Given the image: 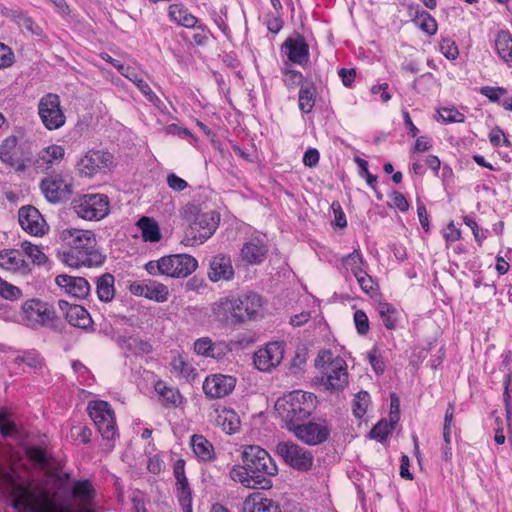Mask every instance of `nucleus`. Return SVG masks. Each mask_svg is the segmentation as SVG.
Wrapping results in <instances>:
<instances>
[{"mask_svg": "<svg viewBox=\"0 0 512 512\" xmlns=\"http://www.w3.org/2000/svg\"><path fill=\"white\" fill-rule=\"evenodd\" d=\"M377 312L387 329L392 330L396 328L401 315V312L396 307L387 302H379Z\"/></svg>", "mask_w": 512, "mask_h": 512, "instance_id": "a19ab883", "label": "nucleus"}, {"mask_svg": "<svg viewBox=\"0 0 512 512\" xmlns=\"http://www.w3.org/2000/svg\"><path fill=\"white\" fill-rule=\"evenodd\" d=\"M495 49L498 56L512 67V36L508 31H499L495 38Z\"/></svg>", "mask_w": 512, "mask_h": 512, "instance_id": "4c0bfd02", "label": "nucleus"}, {"mask_svg": "<svg viewBox=\"0 0 512 512\" xmlns=\"http://www.w3.org/2000/svg\"><path fill=\"white\" fill-rule=\"evenodd\" d=\"M194 34L192 36L195 44L197 45H205L208 42L210 31L209 29L203 25L202 23H197L194 27Z\"/></svg>", "mask_w": 512, "mask_h": 512, "instance_id": "e2e57ef3", "label": "nucleus"}, {"mask_svg": "<svg viewBox=\"0 0 512 512\" xmlns=\"http://www.w3.org/2000/svg\"><path fill=\"white\" fill-rule=\"evenodd\" d=\"M267 254V247L263 239L253 238L247 241L241 249V257L250 264L262 262Z\"/></svg>", "mask_w": 512, "mask_h": 512, "instance_id": "c756f323", "label": "nucleus"}, {"mask_svg": "<svg viewBox=\"0 0 512 512\" xmlns=\"http://www.w3.org/2000/svg\"><path fill=\"white\" fill-rule=\"evenodd\" d=\"M143 241L157 243L161 240L162 234L159 224L149 217H142L137 222Z\"/></svg>", "mask_w": 512, "mask_h": 512, "instance_id": "e433bc0d", "label": "nucleus"}, {"mask_svg": "<svg viewBox=\"0 0 512 512\" xmlns=\"http://www.w3.org/2000/svg\"><path fill=\"white\" fill-rule=\"evenodd\" d=\"M176 496L183 512H193L192 494L188 483L176 484Z\"/></svg>", "mask_w": 512, "mask_h": 512, "instance_id": "09e8293b", "label": "nucleus"}, {"mask_svg": "<svg viewBox=\"0 0 512 512\" xmlns=\"http://www.w3.org/2000/svg\"><path fill=\"white\" fill-rule=\"evenodd\" d=\"M190 445L198 460L210 462L215 459L216 453L214 446L203 435L195 434L191 436Z\"/></svg>", "mask_w": 512, "mask_h": 512, "instance_id": "72a5a7b5", "label": "nucleus"}, {"mask_svg": "<svg viewBox=\"0 0 512 512\" xmlns=\"http://www.w3.org/2000/svg\"><path fill=\"white\" fill-rule=\"evenodd\" d=\"M58 306L70 325L81 329L91 326L92 318L83 306L69 303L66 300H59Z\"/></svg>", "mask_w": 512, "mask_h": 512, "instance_id": "412c9836", "label": "nucleus"}, {"mask_svg": "<svg viewBox=\"0 0 512 512\" xmlns=\"http://www.w3.org/2000/svg\"><path fill=\"white\" fill-rule=\"evenodd\" d=\"M23 256L28 257V261L31 263V268L34 264L42 265L47 261V256L41 250V248L29 241H24L20 244Z\"/></svg>", "mask_w": 512, "mask_h": 512, "instance_id": "37998d69", "label": "nucleus"}, {"mask_svg": "<svg viewBox=\"0 0 512 512\" xmlns=\"http://www.w3.org/2000/svg\"><path fill=\"white\" fill-rule=\"evenodd\" d=\"M123 348L136 356H143L151 353V344L137 336L128 337L123 341Z\"/></svg>", "mask_w": 512, "mask_h": 512, "instance_id": "c03bdc74", "label": "nucleus"}, {"mask_svg": "<svg viewBox=\"0 0 512 512\" xmlns=\"http://www.w3.org/2000/svg\"><path fill=\"white\" fill-rule=\"evenodd\" d=\"M284 353L285 343L283 341L268 342L254 353V365L259 371L270 372L280 365Z\"/></svg>", "mask_w": 512, "mask_h": 512, "instance_id": "ddd939ff", "label": "nucleus"}, {"mask_svg": "<svg viewBox=\"0 0 512 512\" xmlns=\"http://www.w3.org/2000/svg\"><path fill=\"white\" fill-rule=\"evenodd\" d=\"M89 416L104 439L111 440L117 435L114 411L108 402L97 400L88 405Z\"/></svg>", "mask_w": 512, "mask_h": 512, "instance_id": "9d476101", "label": "nucleus"}, {"mask_svg": "<svg viewBox=\"0 0 512 512\" xmlns=\"http://www.w3.org/2000/svg\"><path fill=\"white\" fill-rule=\"evenodd\" d=\"M439 50L449 60H455L459 55L458 46L450 37H441Z\"/></svg>", "mask_w": 512, "mask_h": 512, "instance_id": "603ef678", "label": "nucleus"}, {"mask_svg": "<svg viewBox=\"0 0 512 512\" xmlns=\"http://www.w3.org/2000/svg\"><path fill=\"white\" fill-rule=\"evenodd\" d=\"M282 52L289 61L298 65H304L309 60L308 45L301 38L287 39L282 45Z\"/></svg>", "mask_w": 512, "mask_h": 512, "instance_id": "a878e982", "label": "nucleus"}, {"mask_svg": "<svg viewBox=\"0 0 512 512\" xmlns=\"http://www.w3.org/2000/svg\"><path fill=\"white\" fill-rule=\"evenodd\" d=\"M439 118L446 123H461L464 121V114L454 107H444L438 110Z\"/></svg>", "mask_w": 512, "mask_h": 512, "instance_id": "4d7b16f0", "label": "nucleus"}, {"mask_svg": "<svg viewBox=\"0 0 512 512\" xmlns=\"http://www.w3.org/2000/svg\"><path fill=\"white\" fill-rule=\"evenodd\" d=\"M276 452L287 465L298 471H308L313 465L312 452L294 442H279Z\"/></svg>", "mask_w": 512, "mask_h": 512, "instance_id": "9b49d317", "label": "nucleus"}, {"mask_svg": "<svg viewBox=\"0 0 512 512\" xmlns=\"http://www.w3.org/2000/svg\"><path fill=\"white\" fill-rule=\"evenodd\" d=\"M410 11H414L413 21L423 32L428 35L437 32V22L427 11L420 10L418 5H410Z\"/></svg>", "mask_w": 512, "mask_h": 512, "instance_id": "58836bf2", "label": "nucleus"}, {"mask_svg": "<svg viewBox=\"0 0 512 512\" xmlns=\"http://www.w3.org/2000/svg\"><path fill=\"white\" fill-rule=\"evenodd\" d=\"M198 267V261L188 254H173L151 260L145 264L149 275H163L170 278H186Z\"/></svg>", "mask_w": 512, "mask_h": 512, "instance_id": "39448f33", "label": "nucleus"}, {"mask_svg": "<svg viewBox=\"0 0 512 512\" xmlns=\"http://www.w3.org/2000/svg\"><path fill=\"white\" fill-rule=\"evenodd\" d=\"M168 16L172 22L185 28L194 27L198 23V19L193 16L186 7L180 4L170 5Z\"/></svg>", "mask_w": 512, "mask_h": 512, "instance_id": "c9c22d12", "label": "nucleus"}, {"mask_svg": "<svg viewBox=\"0 0 512 512\" xmlns=\"http://www.w3.org/2000/svg\"><path fill=\"white\" fill-rule=\"evenodd\" d=\"M215 423L225 433L234 434L240 428V419L235 411L225 407L215 410Z\"/></svg>", "mask_w": 512, "mask_h": 512, "instance_id": "473e14b6", "label": "nucleus"}, {"mask_svg": "<svg viewBox=\"0 0 512 512\" xmlns=\"http://www.w3.org/2000/svg\"><path fill=\"white\" fill-rule=\"evenodd\" d=\"M480 93L487 97L491 102L501 104L503 97L507 94V90L503 87L485 86L480 89Z\"/></svg>", "mask_w": 512, "mask_h": 512, "instance_id": "052dcab7", "label": "nucleus"}, {"mask_svg": "<svg viewBox=\"0 0 512 512\" xmlns=\"http://www.w3.org/2000/svg\"><path fill=\"white\" fill-rule=\"evenodd\" d=\"M170 371L176 377L186 382H193L197 376V369L193 363L184 355H174L170 361Z\"/></svg>", "mask_w": 512, "mask_h": 512, "instance_id": "c85d7f7f", "label": "nucleus"}, {"mask_svg": "<svg viewBox=\"0 0 512 512\" xmlns=\"http://www.w3.org/2000/svg\"><path fill=\"white\" fill-rule=\"evenodd\" d=\"M353 320L357 332L360 335H366L367 332L369 331V320L366 313L363 310H357L354 313Z\"/></svg>", "mask_w": 512, "mask_h": 512, "instance_id": "680f3d73", "label": "nucleus"}, {"mask_svg": "<svg viewBox=\"0 0 512 512\" xmlns=\"http://www.w3.org/2000/svg\"><path fill=\"white\" fill-rule=\"evenodd\" d=\"M236 386V378L231 375L212 374L203 382V392L212 399L229 395Z\"/></svg>", "mask_w": 512, "mask_h": 512, "instance_id": "6ab92c4d", "label": "nucleus"}, {"mask_svg": "<svg viewBox=\"0 0 512 512\" xmlns=\"http://www.w3.org/2000/svg\"><path fill=\"white\" fill-rule=\"evenodd\" d=\"M22 293L21 290L12 285L11 283H8L4 279L0 277V296L7 299V300H17L21 297Z\"/></svg>", "mask_w": 512, "mask_h": 512, "instance_id": "bf43d9fd", "label": "nucleus"}, {"mask_svg": "<svg viewBox=\"0 0 512 512\" xmlns=\"http://www.w3.org/2000/svg\"><path fill=\"white\" fill-rule=\"evenodd\" d=\"M53 319L54 311L43 301L30 299L22 305L21 321L26 326L32 328L47 326Z\"/></svg>", "mask_w": 512, "mask_h": 512, "instance_id": "f8f14e48", "label": "nucleus"}, {"mask_svg": "<svg viewBox=\"0 0 512 512\" xmlns=\"http://www.w3.org/2000/svg\"><path fill=\"white\" fill-rule=\"evenodd\" d=\"M243 463L250 471L262 479H269L278 473V467L270 454L258 445L243 446L241 454Z\"/></svg>", "mask_w": 512, "mask_h": 512, "instance_id": "0eeeda50", "label": "nucleus"}, {"mask_svg": "<svg viewBox=\"0 0 512 512\" xmlns=\"http://www.w3.org/2000/svg\"><path fill=\"white\" fill-rule=\"evenodd\" d=\"M283 74V82L289 88L293 89L296 86L300 85L303 80V75L301 72L291 69L289 65H286L282 69Z\"/></svg>", "mask_w": 512, "mask_h": 512, "instance_id": "864d4df0", "label": "nucleus"}, {"mask_svg": "<svg viewBox=\"0 0 512 512\" xmlns=\"http://www.w3.org/2000/svg\"><path fill=\"white\" fill-rule=\"evenodd\" d=\"M315 407L316 397L312 393L296 390L278 398L274 409L277 417L291 431L307 419Z\"/></svg>", "mask_w": 512, "mask_h": 512, "instance_id": "f03ea898", "label": "nucleus"}, {"mask_svg": "<svg viewBox=\"0 0 512 512\" xmlns=\"http://www.w3.org/2000/svg\"><path fill=\"white\" fill-rule=\"evenodd\" d=\"M18 221L21 228L32 236L41 237L49 230V226L41 213L31 205L19 209Z\"/></svg>", "mask_w": 512, "mask_h": 512, "instance_id": "f3484780", "label": "nucleus"}, {"mask_svg": "<svg viewBox=\"0 0 512 512\" xmlns=\"http://www.w3.org/2000/svg\"><path fill=\"white\" fill-rule=\"evenodd\" d=\"M112 160L113 156L109 152L91 149L79 158L76 169L80 176L91 178L111 165Z\"/></svg>", "mask_w": 512, "mask_h": 512, "instance_id": "4468645a", "label": "nucleus"}, {"mask_svg": "<svg viewBox=\"0 0 512 512\" xmlns=\"http://www.w3.org/2000/svg\"><path fill=\"white\" fill-rule=\"evenodd\" d=\"M371 404V397L368 392L360 391L355 394L352 401V412L353 415L361 419L367 412Z\"/></svg>", "mask_w": 512, "mask_h": 512, "instance_id": "de8ad7c7", "label": "nucleus"}, {"mask_svg": "<svg viewBox=\"0 0 512 512\" xmlns=\"http://www.w3.org/2000/svg\"><path fill=\"white\" fill-rule=\"evenodd\" d=\"M234 275V269L230 257L226 255H216L210 262L208 277L212 282L221 280H231Z\"/></svg>", "mask_w": 512, "mask_h": 512, "instance_id": "393cba45", "label": "nucleus"}, {"mask_svg": "<svg viewBox=\"0 0 512 512\" xmlns=\"http://www.w3.org/2000/svg\"><path fill=\"white\" fill-rule=\"evenodd\" d=\"M315 105V88L312 85L302 86L299 91V109L307 114Z\"/></svg>", "mask_w": 512, "mask_h": 512, "instance_id": "49530a36", "label": "nucleus"}, {"mask_svg": "<svg viewBox=\"0 0 512 512\" xmlns=\"http://www.w3.org/2000/svg\"><path fill=\"white\" fill-rule=\"evenodd\" d=\"M62 249L59 260L68 267H94L103 264L104 256L97 248L95 234L90 230L77 228L63 229L59 234Z\"/></svg>", "mask_w": 512, "mask_h": 512, "instance_id": "f257e3e1", "label": "nucleus"}, {"mask_svg": "<svg viewBox=\"0 0 512 512\" xmlns=\"http://www.w3.org/2000/svg\"><path fill=\"white\" fill-rule=\"evenodd\" d=\"M38 115L44 127L50 131L60 129L66 122L60 97L54 93H47L40 98Z\"/></svg>", "mask_w": 512, "mask_h": 512, "instance_id": "1a4fd4ad", "label": "nucleus"}, {"mask_svg": "<svg viewBox=\"0 0 512 512\" xmlns=\"http://www.w3.org/2000/svg\"><path fill=\"white\" fill-rule=\"evenodd\" d=\"M14 53L10 47L0 43V69L10 67L14 63Z\"/></svg>", "mask_w": 512, "mask_h": 512, "instance_id": "69168bd1", "label": "nucleus"}, {"mask_svg": "<svg viewBox=\"0 0 512 512\" xmlns=\"http://www.w3.org/2000/svg\"><path fill=\"white\" fill-rule=\"evenodd\" d=\"M261 306V298L255 293L234 297L235 315L238 319V323L256 317Z\"/></svg>", "mask_w": 512, "mask_h": 512, "instance_id": "4be33fe9", "label": "nucleus"}, {"mask_svg": "<svg viewBox=\"0 0 512 512\" xmlns=\"http://www.w3.org/2000/svg\"><path fill=\"white\" fill-rule=\"evenodd\" d=\"M167 185L175 192H181L188 187V183L175 173H169L167 175Z\"/></svg>", "mask_w": 512, "mask_h": 512, "instance_id": "338daca9", "label": "nucleus"}, {"mask_svg": "<svg viewBox=\"0 0 512 512\" xmlns=\"http://www.w3.org/2000/svg\"><path fill=\"white\" fill-rule=\"evenodd\" d=\"M28 457L39 465H44L47 462L46 452L40 447H30L27 449Z\"/></svg>", "mask_w": 512, "mask_h": 512, "instance_id": "774afa93", "label": "nucleus"}, {"mask_svg": "<svg viewBox=\"0 0 512 512\" xmlns=\"http://www.w3.org/2000/svg\"><path fill=\"white\" fill-rule=\"evenodd\" d=\"M40 187L46 199L56 203L71 195L72 180L68 176L53 174L43 179Z\"/></svg>", "mask_w": 512, "mask_h": 512, "instance_id": "2eb2a0df", "label": "nucleus"}, {"mask_svg": "<svg viewBox=\"0 0 512 512\" xmlns=\"http://www.w3.org/2000/svg\"><path fill=\"white\" fill-rule=\"evenodd\" d=\"M65 156V148L58 144H51L39 151L36 163L46 169L58 165Z\"/></svg>", "mask_w": 512, "mask_h": 512, "instance_id": "7c9ffc66", "label": "nucleus"}, {"mask_svg": "<svg viewBox=\"0 0 512 512\" xmlns=\"http://www.w3.org/2000/svg\"><path fill=\"white\" fill-rule=\"evenodd\" d=\"M194 351L198 355L218 358L220 356L219 346L208 337L199 338L194 343Z\"/></svg>", "mask_w": 512, "mask_h": 512, "instance_id": "a18cd8bd", "label": "nucleus"}, {"mask_svg": "<svg viewBox=\"0 0 512 512\" xmlns=\"http://www.w3.org/2000/svg\"><path fill=\"white\" fill-rule=\"evenodd\" d=\"M185 213L194 216L181 239V244L185 246L194 247L203 244L219 226L220 214L217 211L201 212L197 206L189 205L186 207Z\"/></svg>", "mask_w": 512, "mask_h": 512, "instance_id": "7ed1b4c3", "label": "nucleus"}, {"mask_svg": "<svg viewBox=\"0 0 512 512\" xmlns=\"http://www.w3.org/2000/svg\"><path fill=\"white\" fill-rule=\"evenodd\" d=\"M13 507L28 512H62L54 496L47 491L35 493L29 487L14 485L12 488Z\"/></svg>", "mask_w": 512, "mask_h": 512, "instance_id": "423d86ee", "label": "nucleus"}, {"mask_svg": "<svg viewBox=\"0 0 512 512\" xmlns=\"http://www.w3.org/2000/svg\"><path fill=\"white\" fill-rule=\"evenodd\" d=\"M17 138L10 136L6 138L0 146V160L4 163L12 164L14 162Z\"/></svg>", "mask_w": 512, "mask_h": 512, "instance_id": "3c124183", "label": "nucleus"}, {"mask_svg": "<svg viewBox=\"0 0 512 512\" xmlns=\"http://www.w3.org/2000/svg\"><path fill=\"white\" fill-rule=\"evenodd\" d=\"M72 496L79 506L88 509L93 505L96 490L90 480H77L72 485Z\"/></svg>", "mask_w": 512, "mask_h": 512, "instance_id": "cd10ccee", "label": "nucleus"}, {"mask_svg": "<svg viewBox=\"0 0 512 512\" xmlns=\"http://www.w3.org/2000/svg\"><path fill=\"white\" fill-rule=\"evenodd\" d=\"M136 87L154 107L161 109L164 106L162 100L152 91L149 84L144 79L142 81H138Z\"/></svg>", "mask_w": 512, "mask_h": 512, "instance_id": "6e6d98bb", "label": "nucleus"}, {"mask_svg": "<svg viewBox=\"0 0 512 512\" xmlns=\"http://www.w3.org/2000/svg\"><path fill=\"white\" fill-rule=\"evenodd\" d=\"M243 512H282L278 503L262 493L250 494L243 503Z\"/></svg>", "mask_w": 512, "mask_h": 512, "instance_id": "bb28decb", "label": "nucleus"}, {"mask_svg": "<svg viewBox=\"0 0 512 512\" xmlns=\"http://www.w3.org/2000/svg\"><path fill=\"white\" fill-rule=\"evenodd\" d=\"M315 367L321 370L320 384L325 390L342 391L348 385L346 361L340 356H334L330 350L318 353Z\"/></svg>", "mask_w": 512, "mask_h": 512, "instance_id": "20e7f679", "label": "nucleus"}, {"mask_svg": "<svg viewBox=\"0 0 512 512\" xmlns=\"http://www.w3.org/2000/svg\"><path fill=\"white\" fill-rule=\"evenodd\" d=\"M291 432L307 445H318L325 442L330 435V427L326 422H300Z\"/></svg>", "mask_w": 512, "mask_h": 512, "instance_id": "dca6fc26", "label": "nucleus"}, {"mask_svg": "<svg viewBox=\"0 0 512 512\" xmlns=\"http://www.w3.org/2000/svg\"><path fill=\"white\" fill-rule=\"evenodd\" d=\"M396 421L397 420L395 419L391 420L390 422L387 420L379 421L371 430L370 437L379 442L385 441L389 434L393 431L394 423Z\"/></svg>", "mask_w": 512, "mask_h": 512, "instance_id": "8fccbe9b", "label": "nucleus"}, {"mask_svg": "<svg viewBox=\"0 0 512 512\" xmlns=\"http://www.w3.org/2000/svg\"><path fill=\"white\" fill-rule=\"evenodd\" d=\"M98 298L103 302H109L114 298V277L111 274H104L97 280L96 289Z\"/></svg>", "mask_w": 512, "mask_h": 512, "instance_id": "79ce46f5", "label": "nucleus"}, {"mask_svg": "<svg viewBox=\"0 0 512 512\" xmlns=\"http://www.w3.org/2000/svg\"><path fill=\"white\" fill-rule=\"evenodd\" d=\"M129 291L135 296L145 297L157 303L166 302L169 298L168 287L152 279L132 282Z\"/></svg>", "mask_w": 512, "mask_h": 512, "instance_id": "a211bd4d", "label": "nucleus"}, {"mask_svg": "<svg viewBox=\"0 0 512 512\" xmlns=\"http://www.w3.org/2000/svg\"><path fill=\"white\" fill-rule=\"evenodd\" d=\"M55 282L66 294L77 299L85 298L90 291L88 281L82 277L62 274L55 278Z\"/></svg>", "mask_w": 512, "mask_h": 512, "instance_id": "b1692460", "label": "nucleus"}, {"mask_svg": "<svg viewBox=\"0 0 512 512\" xmlns=\"http://www.w3.org/2000/svg\"><path fill=\"white\" fill-rule=\"evenodd\" d=\"M155 391L165 406L178 407L182 404L183 397L177 389L169 387L163 381L155 383Z\"/></svg>", "mask_w": 512, "mask_h": 512, "instance_id": "ea45409f", "label": "nucleus"}, {"mask_svg": "<svg viewBox=\"0 0 512 512\" xmlns=\"http://www.w3.org/2000/svg\"><path fill=\"white\" fill-rule=\"evenodd\" d=\"M73 208L80 218L98 221L108 215L110 204L105 194H84L74 199Z\"/></svg>", "mask_w": 512, "mask_h": 512, "instance_id": "6e6552de", "label": "nucleus"}, {"mask_svg": "<svg viewBox=\"0 0 512 512\" xmlns=\"http://www.w3.org/2000/svg\"><path fill=\"white\" fill-rule=\"evenodd\" d=\"M360 288L366 294L373 295L377 291V284L374 279L367 273V270L363 271L359 276L355 277Z\"/></svg>", "mask_w": 512, "mask_h": 512, "instance_id": "13d9d810", "label": "nucleus"}, {"mask_svg": "<svg viewBox=\"0 0 512 512\" xmlns=\"http://www.w3.org/2000/svg\"><path fill=\"white\" fill-rule=\"evenodd\" d=\"M388 88L389 85L387 83L377 84L370 88V92L375 96V100L387 103L391 99V94L389 93Z\"/></svg>", "mask_w": 512, "mask_h": 512, "instance_id": "0e129e2a", "label": "nucleus"}, {"mask_svg": "<svg viewBox=\"0 0 512 512\" xmlns=\"http://www.w3.org/2000/svg\"><path fill=\"white\" fill-rule=\"evenodd\" d=\"M230 478L234 482H238L247 488H262L269 489L272 486V482L270 479H262L260 476H256L254 473L250 471V468L243 465H234L230 469Z\"/></svg>", "mask_w": 512, "mask_h": 512, "instance_id": "5701e85b", "label": "nucleus"}, {"mask_svg": "<svg viewBox=\"0 0 512 512\" xmlns=\"http://www.w3.org/2000/svg\"><path fill=\"white\" fill-rule=\"evenodd\" d=\"M213 313L222 323L227 325L238 323V319L235 315L234 297L219 299L213 306Z\"/></svg>", "mask_w": 512, "mask_h": 512, "instance_id": "2f4dec72", "label": "nucleus"}, {"mask_svg": "<svg viewBox=\"0 0 512 512\" xmlns=\"http://www.w3.org/2000/svg\"><path fill=\"white\" fill-rule=\"evenodd\" d=\"M72 368L81 384L91 386L95 382L94 376L81 362L73 361Z\"/></svg>", "mask_w": 512, "mask_h": 512, "instance_id": "5fc2aeb1", "label": "nucleus"}, {"mask_svg": "<svg viewBox=\"0 0 512 512\" xmlns=\"http://www.w3.org/2000/svg\"><path fill=\"white\" fill-rule=\"evenodd\" d=\"M367 268L368 263L359 248L354 249L350 254L343 256L341 259V269L346 273L350 272L354 277L359 276Z\"/></svg>", "mask_w": 512, "mask_h": 512, "instance_id": "f704fd0d", "label": "nucleus"}, {"mask_svg": "<svg viewBox=\"0 0 512 512\" xmlns=\"http://www.w3.org/2000/svg\"><path fill=\"white\" fill-rule=\"evenodd\" d=\"M0 268L22 276L31 273V263L24 258L21 248L0 250Z\"/></svg>", "mask_w": 512, "mask_h": 512, "instance_id": "aec40b11", "label": "nucleus"}]
</instances>
